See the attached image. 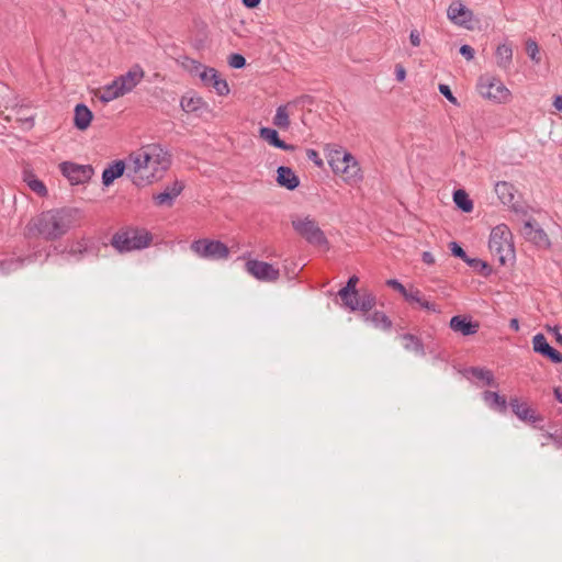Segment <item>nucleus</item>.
<instances>
[{
	"instance_id": "f257e3e1",
	"label": "nucleus",
	"mask_w": 562,
	"mask_h": 562,
	"mask_svg": "<svg viewBox=\"0 0 562 562\" xmlns=\"http://www.w3.org/2000/svg\"><path fill=\"white\" fill-rule=\"evenodd\" d=\"M171 166V154L159 144H148L127 157V177L137 187L161 180Z\"/></svg>"
},
{
	"instance_id": "f03ea898",
	"label": "nucleus",
	"mask_w": 562,
	"mask_h": 562,
	"mask_svg": "<svg viewBox=\"0 0 562 562\" xmlns=\"http://www.w3.org/2000/svg\"><path fill=\"white\" fill-rule=\"evenodd\" d=\"M77 214L75 209L49 210L34 218L29 227L46 240H56L75 227Z\"/></svg>"
},
{
	"instance_id": "7ed1b4c3",
	"label": "nucleus",
	"mask_w": 562,
	"mask_h": 562,
	"mask_svg": "<svg viewBox=\"0 0 562 562\" xmlns=\"http://www.w3.org/2000/svg\"><path fill=\"white\" fill-rule=\"evenodd\" d=\"M328 164L347 184H356L362 180L361 168L357 159L346 150H333L329 154Z\"/></svg>"
},
{
	"instance_id": "20e7f679",
	"label": "nucleus",
	"mask_w": 562,
	"mask_h": 562,
	"mask_svg": "<svg viewBox=\"0 0 562 562\" xmlns=\"http://www.w3.org/2000/svg\"><path fill=\"white\" fill-rule=\"evenodd\" d=\"M488 247L491 252L502 265L514 256L512 233L505 224L494 227L490 235Z\"/></svg>"
},
{
	"instance_id": "39448f33",
	"label": "nucleus",
	"mask_w": 562,
	"mask_h": 562,
	"mask_svg": "<svg viewBox=\"0 0 562 562\" xmlns=\"http://www.w3.org/2000/svg\"><path fill=\"white\" fill-rule=\"evenodd\" d=\"M294 231L307 243L322 249H329V243L318 223L310 217H296L292 220Z\"/></svg>"
},
{
	"instance_id": "423d86ee",
	"label": "nucleus",
	"mask_w": 562,
	"mask_h": 562,
	"mask_svg": "<svg viewBox=\"0 0 562 562\" xmlns=\"http://www.w3.org/2000/svg\"><path fill=\"white\" fill-rule=\"evenodd\" d=\"M150 238L147 233L138 229H126L113 236L112 245L119 251H132L148 246Z\"/></svg>"
},
{
	"instance_id": "0eeeda50",
	"label": "nucleus",
	"mask_w": 562,
	"mask_h": 562,
	"mask_svg": "<svg viewBox=\"0 0 562 562\" xmlns=\"http://www.w3.org/2000/svg\"><path fill=\"white\" fill-rule=\"evenodd\" d=\"M190 249L205 260H222L229 256V249L224 243L209 238L192 241Z\"/></svg>"
},
{
	"instance_id": "6e6552de",
	"label": "nucleus",
	"mask_w": 562,
	"mask_h": 562,
	"mask_svg": "<svg viewBox=\"0 0 562 562\" xmlns=\"http://www.w3.org/2000/svg\"><path fill=\"white\" fill-rule=\"evenodd\" d=\"M477 89L481 97L497 104L507 103L512 97L509 89L495 77H482Z\"/></svg>"
},
{
	"instance_id": "1a4fd4ad",
	"label": "nucleus",
	"mask_w": 562,
	"mask_h": 562,
	"mask_svg": "<svg viewBox=\"0 0 562 562\" xmlns=\"http://www.w3.org/2000/svg\"><path fill=\"white\" fill-rule=\"evenodd\" d=\"M186 60L192 66L190 68L191 71H199V77L205 86L212 87L218 95H226L229 93L227 81L221 78L216 69L204 67L193 59L187 58Z\"/></svg>"
},
{
	"instance_id": "9d476101",
	"label": "nucleus",
	"mask_w": 562,
	"mask_h": 562,
	"mask_svg": "<svg viewBox=\"0 0 562 562\" xmlns=\"http://www.w3.org/2000/svg\"><path fill=\"white\" fill-rule=\"evenodd\" d=\"M59 169L71 184H83L93 176V168L90 165L64 161L59 165Z\"/></svg>"
},
{
	"instance_id": "9b49d317",
	"label": "nucleus",
	"mask_w": 562,
	"mask_h": 562,
	"mask_svg": "<svg viewBox=\"0 0 562 562\" xmlns=\"http://www.w3.org/2000/svg\"><path fill=\"white\" fill-rule=\"evenodd\" d=\"M339 297L342 301V305L351 312L361 311L367 313L371 311L376 303L375 295L369 291L361 294L359 292H351L346 296Z\"/></svg>"
},
{
	"instance_id": "f8f14e48",
	"label": "nucleus",
	"mask_w": 562,
	"mask_h": 562,
	"mask_svg": "<svg viewBox=\"0 0 562 562\" xmlns=\"http://www.w3.org/2000/svg\"><path fill=\"white\" fill-rule=\"evenodd\" d=\"M246 271L255 279L262 282H274L280 277V271L273 265L251 259L245 265Z\"/></svg>"
},
{
	"instance_id": "ddd939ff",
	"label": "nucleus",
	"mask_w": 562,
	"mask_h": 562,
	"mask_svg": "<svg viewBox=\"0 0 562 562\" xmlns=\"http://www.w3.org/2000/svg\"><path fill=\"white\" fill-rule=\"evenodd\" d=\"M448 19L456 25L472 30L470 24L473 20V12L468 9L461 1H453L447 10Z\"/></svg>"
},
{
	"instance_id": "4468645a",
	"label": "nucleus",
	"mask_w": 562,
	"mask_h": 562,
	"mask_svg": "<svg viewBox=\"0 0 562 562\" xmlns=\"http://www.w3.org/2000/svg\"><path fill=\"white\" fill-rule=\"evenodd\" d=\"M145 72L139 65L132 66L128 71L115 78L121 92H131L144 78Z\"/></svg>"
},
{
	"instance_id": "2eb2a0df",
	"label": "nucleus",
	"mask_w": 562,
	"mask_h": 562,
	"mask_svg": "<svg viewBox=\"0 0 562 562\" xmlns=\"http://www.w3.org/2000/svg\"><path fill=\"white\" fill-rule=\"evenodd\" d=\"M184 189L182 181L176 180L171 184L165 187L164 191L155 194L153 200L158 206H172L175 200L181 194Z\"/></svg>"
},
{
	"instance_id": "dca6fc26",
	"label": "nucleus",
	"mask_w": 562,
	"mask_h": 562,
	"mask_svg": "<svg viewBox=\"0 0 562 562\" xmlns=\"http://www.w3.org/2000/svg\"><path fill=\"white\" fill-rule=\"evenodd\" d=\"M532 347L536 352L548 357L552 362H562V353L552 348L542 334H537L532 338Z\"/></svg>"
},
{
	"instance_id": "f3484780",
	"label": "nucleus",
	"mask_w": 562,
	"mask_h": 562,
	"mask_svg": "<svg viewBox=\"0 0 562 562\" xmlns=\"http://www.w3.org/2000/svg\"><path fill=\"white\" fill-rule=\"evenodd\" d=\"M495 193L499 201L514 210L516 209V190L514 186L507 181H498L495 184Z\"/></svg>"
},
{
	"instance_id": "a211bd4d",
	"label": "nucleus",
	"mask_w": 562,
	"mask_h": 562,
	"mask_svg": "<svg viewBox=\"0 0 562 562\" xmlns=\"http://www.w3.org/2000/svg\"><path fill=\"white\" fill-rule=\"evenodd\" d=\"M450 328L463 336L474 335L479 330V323H472L468 317L457 315L450 319Z\"/></svg>"
},
{
	"instance_id": "6ab92c4d",
	"label": "nucleus",
	"mask_w": 562,
	"mask_h": 562,
	"mask_svg": "<svg viewBox=\"0 0 562 562\" xmlns=\"http://www.w3.org/2000/svg\"><path fill=\"white\" fill-rule=\"evenodd\" d=\"M513 413L524 422L536 423L541 420L536 411L529 407L526 403L519 402L518 398H512L509 402Z\"/></svg>"
},
{
	"instance_id": "aec40b11",
	"label": "nucleus",
	"mask_w": 562,
	"mask_h": 562,
	"mask_svg": "<svg viewBox=\"0 0 562 562\" xmlns=\"http://www.w3.org/2000/svg\"><path fill=\"white\" fill-rule=\"evenodd\" d=\"M127 171V160H116L109 165L102 172V182L109 187L115 179L120 178L124 171Z\"/></svg>"
},
{
	"instance_id": "412c9836",
	"label": "nucleus",
	"mask_w": 562,
	"mask_h": 562,
	"mask_svg": "<svg viewBox=\"0 0 562 562\" xmlns=\"http://www.w3.org/2000/svg\"><path fill=\"white\" fill-rule=\"evenodd\" d=\"M404 299L408 303L417 304L420 308H424L428 312H432V313L441 312V308L437 304L426 300L425 296L422 294V292L417 289L408 290V292Z\"/></svg>"
},
{
	"instance_id": "4be33fe9",
	"label": "nucleus",
	"mask_w": 562,
	"mask_h": 562,
	"mask_svg": "<svg viewBox=\"0 0 562 562\" xmlns=\"http://www.w3.org/2000/svg\"><path fill=\"white\" fill-rule=\"evenodd\" d=\"M277 173V182L280 187L288 190H294L299 187L300 179L290 167L281 166L278 168Z\"/></svg>"
},
{
	"instance_id": "5701e85b",
	"label": "nucleus",
	"mask_w": 562,
	"mask_h": 562,
	"mask_svg": "<svg viewBox=\"0 0 562 562\" xmlns=\"http://www.w3.org/2000/svg\"><path fill=\"white\" fill-rule=\"evenodd\" d=\"M95 98H98L101 102L108 103L120 97H123L116 80L114 79L111 83L99 88L94 92Z\"/></svg>"
},
{
	"instance_id": "b1692460",
	"label": "nucleus",
	"mask_w": 562,
	"mask_h": 562,
	"mask_svg": "<svg viewBox=\"0 0 562 562\" xmlns=\"http://www.w3.org/2000/svg\"><path fill=\"white\" fill-rule=\"evenodd\" d=\"M23 182L29 187L30 190H32L34 193H36L38 196H46L47 195V189L46 186L42 180H40L32 170L24 169L22 173Z\"/></svg>"
},
{
	"instance_id": "393cba45",
	"label": "nucleus",
	"mask_w": 562,
	"mask_h": 562,
	"mask_svg": "<svg viewBox=\"0 0 562 562\" xmlns=\"http://www.w3.org/2000/svg\"><path fill=\"white\" fill-rule=\"evenodd\" d=\"M259 136L269 143L270 145L283 149V150H290L293 149V146L286 144L285 142L281 140L279 138V134L276 130L270 127H261L259 130Z\"/></svg>"
},
{
	"instance_id": "a878e982",
	"label": "nucleus",
	"mask_w": 562,
	"mask_h": 562,
	"mask_svg": "<svg viewBox=\"0 0 562 562\" xmlns=\"http://www.w3.org/2000/svg\"><path fill=\"white\" fill-rule=\"evenodd\" d=\"M363 321L382 330H390L392 327V321L381 311L371 314L364 313Z\"/></svg>"
},
{
	"instance_id": "bb28decb",
	"label": "nucleus",
	"mask_w": 562,
	"mask_h": 562,
	"mask_svg": "<svg viewBox=\"0 0 562 562\" xmlns=\"http://www.w3.org/2000/svg\"><path fill=\"white\" fill-rule=\"evenodd\" d=\"M496 64L499 68L507 70L513 60V47L508 43L497 46L495 52Z\"/></svg>"
},
{
	"instance_id": "cd10ccee",
	"label": "nucleus",
	"mask_w": 562,
	"mask_h": 562,
	"mask_svg": "<svg viewBox=\"0 0 562 562\" xmlns=\"http://www.w3.org/2000/svg\"><path fill=\"white\" fill-rule=\"evenodd\" d=\"M92 120L91 111L85 104H77L75 108V126L78 130L85 131L88 128Z\"/></svg>"
},
{
	"instance_id": "c85d7f7f",
	"label": "nucleus",
	"mask_w": 562,
	"mask_h": 562,
	"mask_svg": "<svg viewBox=\"0 0 562 562\" xmlns=\"http://www.w3.org/2000/svg\"><path fill=\"white\" fill-rule=\"evenodd\" d=\"M483 400L487 404L488 407H491L494 411H497L499 413H505L507 408V402L504 396H501L496 392L492 391H485L483 393Z\"/></svg>"
},
{
	"instance_id": "c756f323",
	"label": "nucleus",
	"mask_w": 562,
	"mask_h": 562,
	"mask_svg": "<svg viewBox=\"0 0 562 562\" xmlns=\"http://www.w3.org/2000/svg\"><path fill=\"white\" fill-rule=\"evenodd\" d=\"M401 339L403 341V347L407 351H412L419 356L425 355L424 346H423L422 341L416 336L411 335V334H404L401 336Z\"/></svg>"
},
{
	"instance_id": "7c9ffc66",
	"label": "nucleus",
	"mask_w": 562,
	"mask_h": 562,
	"mask_svg": "<svg viewBox=\"0 0 562 562\" xmlns=\"http://www.w3.org/2000/svg\"><path fill=\"white\" fill-rule=\"evenodd\" d=\"M204 101L198 95H183L180 101L182 110L187 113L196 112L204 106Z\"/></svg>"
},
{
	"instance_id": "2f4dec72",
	"label": "nucleus",
	"mask_w": 562,
	"mask_h": 562,
	"mask_svg": "<svg viewBox=\"0 0 562 562\" xmlns=\"http://www.w3.org/2000/svg\"><path fill=\"white\" fill-rule=\"evenodd\" d=\"M288 106L289 104L278 106L273 117V125L281 130H288L290 127L291 122Z\"/></svg>"
},
{
	"instance_id": "473e14b6",
	"label": "nucleus",
	"mask_w": 562,
	"mask_h": 562,
	"mask_svg": "<svg viewBox=\"0 0 562 562\" xmlns=\"http://www.w3.org/2000/svg\"><path fill=\"white\" fill-rule=\"evenodd\" d=\"M453 202L463 212H471L473 210V202L470 200L464 190H457L453 193Z\"/></svg>"
},
{
	"instance_id": "72a5a7b5",
	"label": "nucleus",
	"mask_w": 562,
	"mask_h": 562,
	"mask_svg": "<svg viewBox=\"0 0 562 562\" xmlns=\"http://www.w3.org/2000/svg\"><path fill=\"white\" fill-rule=\"evenodd\" d=\"M471 374L481 380L485 385H496L492 371L483 368H472Z\"/></svg>"
},
{
	"instance_id": "f704fd0d",
	"label": "nucleus",
	"mask_w": 562,
	"mask_h": 562,
	"mask_svg": "<svg viewBox=\"0 0 562 562\" xmlns=\"http://www.w3.org/2000/svg\"><path fill=\"white\" fill-rule=\"evenodd\" d=\"M529 240L541 247H548L550 245L548 235L542 228L539 227L536 229Z\"/></svg>"
},
{
	"instance_id": "c9c22d12",
	"label": "nucleus",
	"mask_w": 562,
	"mask_h": 562,
	"mask_svg": "<svg viewBox=\"0 0 562 562\" xmlns=\"http://www.w3.org/2000/svg\"><path fill=\"white\" fill-rule=\"evenodd\" d=\"M526 52L532 61L536 64L540 63L539 46L533 40L526 42Z\"/></svg>"
},
{
	"instance_id": "e433bc0d",
	"label": "nucleus",
	"mask_w": 562,
	"mask_h": 562,
	"mask_svg": "<svg viewBox=\"0 0 562 562\" xmlns=\"http://www.w3.org/2000/svg\"><path fill=\"white\" fill-rule=\"evenodd\" d=\"M358 281H359L358 277H356V276L350 277L347 284L342 289L339 290L338 295L346 296L347 294H350L351 292L352 293L358 292L356 289Z\"/></svg>"
},
{
	"instance_id": "4c0bfd02",
	"label": "nucleus",
	"mask_w": 562,
	"mask_h": 562,
	"mask_svg": "<svg viewBox=\"0 0 562 562\" xmlns=\"http://www.w3.org/2000/svg\"><path fill=\"white\" fill-rule=\"evenodd\" d=\"M24 260L25 259L21 258V259H16V260L3 261L0 263V269L4 272L13 271V270L22 267L24 263Z\"/></svg>"
},
{
	"instance_id": "58836bf2",
	"label": "nucleus",
	"mask_w": 562,
	"mask_h": 562,
	"mask_svg": "<svg viewBox=\"0 0 562 562\" xmlns=\"http://www.w3.org/2000/svg\"><path fill=\"white\" fill-rule=\"evenodd\" d=\"M228 65L233 68H243L246 65V59L240 54H232L228 57Z\"/></svg>"
},
{
	"instance_id": "ea45409f",
	"label": "nucleus",
	"mask_w": 562,
	"mask_h": 562,
	"mask_svg": "<svg viewBox=\"0 0 562 562\" xmlns=\"http://www.w3.org/2000/svg\"><path fill=\"white\" fill-rule=\"evenodd\" d=\"M537 228L538 227H536L531 221H526L521 228V233L525 236V238L529 240Z\"/></svg>"
},
{
	"instance_id": "a19ab883",
	"label": "nucleus",
	"mask_w": 562,
	"mask_h": 562,
	"mask_svg": "<svg viewBox=\"0 0 562 562\" xmlns=\"http://www.w3.org/2000/svg\"><path fill=\"white\" fill-rule=\"evenodd\" d=\"M386 284L389 286H391L392 289L396 290L397 292H400L404 297L406 296L408 290L397 280L395 279H390L386 281Z\"/></svg>"
},
{
	"instance_id": "79ce46f5",
	"label": "nucleus",
	"mask_w": 562,
	"mask_h": 562,
	"mask_svg": "<svg viewBox=\"0 0 562 562\" xmlns=\"http://www.w3.org/2000/svg\"><path fill=\"white\" fill-rule=\"evenodd\" d=\"M450 249H451V252L453 256L459 257L462 260H468V256H467L465 251L457 243H454V241L451 243Z\"/></svg>"
},
{
	"instance_id": "37998d69",
	"label": "nucleus",
	"mask_w": 562,
	"mask_h": 562,
	"mask_svg": "<svg viewBox=\"0 0 562 562\" xmlns=\"http://www.w3.org/2000/svg\"><path fill=\"white\" fill-rule=\"evenodd\" d=\"M439 91L442 93L451 103L457 104V99L452 94L450 88L447 85H439Z\"/></svg>"
},
{
	"instance_id": "c03bdc74",
	"label": "nucleus",
	"mask_w": 562,
	"mask_h": 562,
	"mask_svg": "<svg viewBox=\"0 0 562 562\" xmlns=\"http://www.w3.org/2000/svg\"><path fill=\"white\" fill-rule=\"evenodd\" d=\"M460 54L464 56L467 60L474 58V49L470 45H462L460 47Z\"/></svg>"
},
{
	"instance_id": "a18cd8bd",
	"label": "nucleus",
	"mask_w": 562,
	"mask_h": 562,
	"mask_svg": "<svg viewBox=\"0 0 562 562\" xmlns=\"http://www.w3.org/2000/svg\"><path fill=\"white\" fill-rule=\"evenodd\" d=\"M409 41L412 43L413 46H419L420 45V42H422V38H420V34L417 30H413L409 34Z\"/></svg>"
},
{
	"instance_id": "49530a36",
	"label": "nucleus",
	"mask_w": 562,
	"mask_h": 562,
	"mask_svg": "<svg viewBox=\"0 0 562 562\" xmlns=\"http://www.w3.org/2000/svg\"><path fill=\"white\" fill-rule=\"evenodd\" d=\"M395 76L398 81H404L406 77V70L403 66L396 65L395 67Z\"/></svg>"
},
{
	"instance_id": "de8ad7c7",
	"label": "nucleus",
	"mask_w": 562,
	"mask_h": 562,
	"mask_svg": "<svg viewBox=\"0 0 562 562\" xmlns=\"http://www.w3.org/2000/svg\"><path fill=\"white\" fill-rule=\"evenodd\" d=\"M464 261H465L469 266L474 267V268H476V267L486 268V267H487V266H486V263H485V262H483V261H481L480 259H470V258L468 257V260H464Z\"/></svg>"
},
{
	"instance_id": "09e8293b",
	"label": "nucleus",
	"mask_w": 562,
	"mask_h": 562,
	"mask_svg": "<svg viewBox=\"0 0 562 562\" xmlns=\"http://www.w3.org/2000/svg\"><path fill=\"white\" fill-rule=\"evenodd\" d=\"M422 258H423V261L425 263H427V265H434L435 263V257L429 251H424Z\"/></svg>"
},
{
	"instance_id": "8fccbe9b",
	"label": "nucleus",
	"mask_w": 562,
	"mask_h": 562,
	"mask_svg": "<svg viewBox=\"0 0 562 562\" xmlns=\"http://www.w3.org/2000/svg\"><path fill=\"white\" fill-rule=\"evenodd\" d=\"M261 0H243V3L247 8H256L260 3Z\"/></svg>"
},
{
	"instance_id": "3c124183",
	"label": "nucleus",
	"mask_w": 562,
	"mask_h": 562,
	"mask_svg": "<svg viewBox=\"0 0 562 562\" xmlns=\"http://www.w3.org/2000/svg\"><path fill=\"white\" fill-rule=\"evenodd\" d=\"M553 106L562 112V95H557L553 101Z\"/></svg>"
},
{
	"instance_id": "603ef678",
	"label": "nucleus",
	"mask_w": 562,
	"mask_h": 562,
	"mask_svg": "<svg viewBox=\"0 0 562 562\" xmlns=\"http://www.w3.org/2000/svg\"><path fill=\"white\" fill-rule=\"evenodd\" d=\"M509 326H510V328H513L514 330L517 331L519 329L518 319H516V318L510 319Z\"/></svg>"
},
{
	"instance_id": "864d4df0",
	"label": "nucleus",
	"mask_w": 562,
	"mask_h": 562,
	"mask_svg": "<svg viewBox=\"0 0 562 562\" xmlns=\"http://www.w3.org/2000/svg\"><path fill=\"white\" fill-rule=\"evenodd\" d=\"M554 395L557 397V400L562 403V389L560 387H555L554 389Z\"/></svg>"
},
{
	"instance_id": "5fc2aeb1",
	"label": "nucleus",
	"mask_w": 562,
	"mask_h": 562,
	"mask_svg": "<svg viewBox=\"0 0 562 562\" xmlns=\"http://www.w3.org/2000/svg\"><path fill=\"white\" fill-rule=\"evenodd\" d=\"M555 339L559 344L562 345V335L558 330H555Z\"/></svg>"
},
{
	"instance_id": "6e6d98bb",
	"label": "nucleus",
	"mask_w": 562,
	"mask_h": 562,
	"mask_svg": "<svg viewBox=\"0 0 562 562\" xmlns=\"http://www.w3.org/2000/svg\"><path fill=\"white\" fill-rule=\"evenodd\" d=\"M308 157L315 159L317 157V153L315 150H310Z\"/></svg>"
}]
</instances>
